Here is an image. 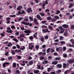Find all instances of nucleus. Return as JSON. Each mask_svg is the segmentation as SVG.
<instances>
[{"instance_id":"nucleus-1","label":"nucleus","mask_w":74,"mask_h":74,"mask_svg":"<svg viewBox=\"0 0 74 74\" xmlns=\"http://www.w3.org/2000/svg\"><path fill=\"white\" fill-rule=\"evenodd\" d=\"M29 48V49H32L34 48V45H33L32 43H29L28 45Z\"/></svg>"},{"instance_id":"nucleus-2","label":"nucleus","mask_w":74,"mask_h":74,"mask_svg":"<svg viewBox=\"0 0 74 74\" xmlns=\"http://www.w3.org/2000/svg\"><path fill=\"white\" fill-rule=\"evenodd\" d=\"M25 33H27L26 34V36L30 35V33H31V31L30 30H26L24 31Z\"/></svg>"},{"instance_id":"nucleus-3","label":"nucleus","mask_w":74,"mask_h":74,"mask_svg":"<svg viewBox=\"0 0 74 74\" xmlns=\"http://www.w3.org/2000/svg\"><path fill=\"white\" fill-rule=\"evenodd\" d=\"M59 29H60V33H61V34H62V33H63V32L64 31V29L63 28V27H58Z\"/></svg>"},{"instance_id":"nucleus-4","label":"nucleus","mask_w":74,"mask_h":74,"mask_svg":"<svg viewBox=\"0 0 74 74\" xmlns=\"http://www.w3.org/2000/svg\"><path fill=\"white\" fill-rule=\"evenodd\" d=\"M9 64H10V63L8 62H5L3 64V67H6L7 65H8Z\"/></svg>"},{"instance_id":"nucleus-5","label":"nucleus","mask_w":74,"mask_h":74,"mask_svg":"<svg viewBox=\"0 0 74 74\" xmlns=\"http://www.w3.org/2000/svg\"><path fill=\"white\" fill-rule=\"evenodd\" d=\"M36 18L37 19L40 20V21H42V19L41 18V16L39 14H38L37 15Z\"/></svg>"},{"instance_id":"nucleus-6","label":"nucleus","mask_w":74,"mask_h":74,"mask_svg":"<svg viewBox=\"0 0 74 74\" xmlns=\"http://www.w3.org/2000/svg\"><path fill=\"white\" fill-rule=\"evenodd\" d=\"M21 23L25 25H29V23L25 22L24 21L21 22Z\"/></svg>"},{"instance_id":"nucleus-7","label":"nucleus","mask_w":74,"mask_h":74,"mask_svg":"<svg viewBox=\"0 0 74 74\" xmlns=\"http://www.w3.org/2000/svg\"><path fill=\"white\" fill-rule=\"evenodd\" d=\"M42 32H44L45 33H47H47H49L50 31H48V29H43L42 30Z\"/></svg>"},{"instance_id":"nucleus-8","label":"nucleus","mask_w":74,"mask_h":74,"mask_svg":"<svg viewBox=\"0 0 74 74\" xmlns=\"http://www.w3.org/2000/svg\"><path fill=\"white\" fill-rule=\"evenodd\" d=\"M26 11L28 13H30V12H32V9L31 8H28L27 10Z\"/></svg>"},{"instance_id":"nucleus-9","label":"nucleus","mask_w":74,"mask_h":74,"mask_svg":"<svg viewBox=\"0 0 74 74\" xmlns=\"http://www.w3.org/2000/svg\"><path fill=\"white\" fill-rule=\"evenodd\" d=\"M34 22H35V23H36V24H37V25H38V21H37V18H34Z\"/></svg>"},{"instance_id":"nucleus-10","label":"nucleus","mask_w":74,"mask_h":74,"mask_svg":"<svg viewBox=\"0 0 74 74\" xmlns=\"http://www.w3.org/2000/svg\"><path fill=\"white\" fill-rule=\"evenodd\" d=\"M69 63H73L74 62V60L73 59H71L68 61Z\"/></svg>"},{"instance_id":"nucleus-11","label":"nucleus","mask_w":74,"mask_h":74,"mask_svg":"<svg viewBox=\"0 0 74 74\" xmlns=\"http://www.w3.org/2000/svg\"><path fill=\"white\" fill-rule=\"evenodd\" d=\"M62 27L64 28H66V29H67L68 27H69V25H67L66 24H64L62 25Z\"/></svg>"},{"instance_id":"nucleus-12","label":"nucleus","mask_w":74,"mask_h":74,"mask_svg":"<svg viewBox=\"0 0 74 74\" xmlns=\"http://www.w3.org/2000/svg\"><path fill=\"white\" fill-rule=\"evenodd\" d=\"M23 7L22 6H19L17 8V9L18 11H19V10H20L21 9H22V8H23Z\"/></svg>"},{"instance_id":"nucleus-13","label":"nucleus","mask_w":74,"mask_h":74,"mask_svg":"<svg viewBox=\"0 0 74 74\" xmlns=\"http://www.w3.org/2000/svg\"><path fill=\"white\" fill-rule=\"evenodd\" d=\"M58 62L57 61H53L52 62V64H53L56 65L58 63Z\"/></svg>"},{"instance_id":"nucleus-14","label":"nucleus","mask_w":74,"mask_h":74,"mask_svg":"<svg viewBox=\"0 0 74 74\" xmlns=\"http://www.w3.org/2000/svg\"><path fill=\"white\" fill-rule=\"evenodd\" d=\"M62 64H58L57 65V67L58 68H62Z\"/></svg>"},{"instance_id":"nucleus-15","label":"nucleus","mask_w":74,"mask_h":74,"mask_svg":"<svg viewBox=\"0 0 74 74\" xmlns=\"http://www.w3.org/2000/svg\"><path fill=\"white\" fill-rule=\"evenodd\" d=\"M33 61L32 60H31L29 61V64L30 65H32V64H33Z\"/></svg>"},{"instance_id":"nucleus-16","label":"nucleus","mask_w":74,"mask_h":74,"mask_svg":"<svg viewBox=\"0 0 74 74\" xmlns=\"http://www.w3.org/2000/svg\"><path fill=\"white\" fill-rule=\"evenodd\" d=\"M52 18L50 17H47V21H51Z\"/></svg>"},{"instance_id":"nucleus-17","label":"nucleus","mask_w":74,"mask_h":74,"mask_svg":"<svg viewBox=\"0 0 74 74\" xmlns=\"http://www.w3.org/2000/svg\"><path fill=\"white\" fill-rule=\"evenodd\" d=\"M39 14L41 15L42 16H45V14L43 13L40 12Z\"/></svg>"},{"instance_id":"nucleus-18","label":"nucleus","mask_w":74,"mask_h":74,"mask_svg":"<svg viewBox=\"0 0 74 74\" xmlns=\"http://www.w3.org/2000/svg\"><path fill=\"white\" fill-rule=\"evenodd\" d=\"M52 69H52V68H48L47 71H48V72H50V71L52 70Z\"/></svg>"},{"instance_id":"nucleus-19","label":"nucleus","mask_w":74,"mask_h":74,"mask_svg":"<svg viewBox=\"0 0 74 74\" xmlns=\"http://www.w3.org/2000/svg\"><path fill=\"white\" fill-rule=\"evenodd\" d=\"M23 19V18L22 17L19 18L18 20V22H20V21H21V20Z\"/></svg>"},{"instance_id":"nucleus-20","label":"nucleus","mask_w":74,"mask_h":74,"mask_svg":"<svg viewBox=\"0 0 74 74\" xmlns=\"http://www.w3.org/2000/svg\"><path fill=\"white\" fill-rule=\"evenodd\" d=\"M39 70H36L34 71V73H35V74H37V73H39Z\"/></svg>"},{"instance_id":"nucleus-21","label":"nucleus","mask_w":74,"mask_h":74,"mask_svg":"<svg viewBox=\"0 0 74 74\" xmlns=\"http://www.w3.org/2000/svg\"><path fill=\"white\" fill-rule=\"evenodd\" d=\"M60 59H61V58H60V57H56L55 58V59L56 60H60Z\"/></svg>"},{"instance_id":"nucleus-22","label":"nucleus","mask_w":74,"mask_h":74,"mask_svg":"<svg viewBox=\"0 0 74 74\" xmlns=\"http://www.w3.org/2000/svg\"><path fill=\"white\" fill-rule=\"evenodd\" d=\"M12 45V44L11 42L9 43L8 45V47H11Z\"/></svg>"},{"instance_id":"nucleus-23","label":"nucleus","mask_w":74,"mask_h":74,"mask_svg":"<svg viewBox=\"0 0 74 74\" xmlns=\"http://www.w3.org/2000/svg\"><path fill=\"white\" fill-rule=\"evenodd\" d=\"M10 17H11V18H14V17H16V15L14 14L12 15H10L9 16Z\"/></svg>"},{"instance_id":"nucleus-24","label":"nucleus","mask_w":74,"mask_h":74,"mask_svg":"<svg viewBox=\"0 0 74 74\" xmlns=\"http://www.w3.org/2000/svg\"><path fill=\"white\" fill-rule=\"evenodd\" d=\"M59 43H60L61 44H66V42L64 41H62L60 42Z\"/></svg>"},{"instance_id":"nucleus-25","label":"nucleus","mask_w":74,"mask_h":74,"mask_svg":"<svg viewBox=\"0 0 74 74\" xmlns=\"http://www.w3.org/2000/svg\"><path fill=\"white\" fill-rule=\"evenodd\" d=\"M29 19L30 21H33V17H32L31 16L29 17Z\"/></svg>"},{"instance_id":"nucleus-26","label":"nucleus","mask_w":74,"mask_h":74,"mask_svg":"<svg viewBox=\"0 0 74 74\" xmlns=\"http://www.w3.org/2000/svg\"><path fill=\"white\" fill-rule=\"evenodd\" d=\"M25 49V47L24 46H22L20 48L21 50H24Z\"/></svg>"},{"instance_id":"nucleus-27","label":"nucleus","mask_w":74,"mask_h":74,"mask_svg":"<svg viewBox=\"0 0 74 74\" xmlns=\"http://www.w3.org/2000/svg\"><path fill=\"white\" fill-rule=\"evenodd\" d=\"M54 17L55 19H59V17L58 16H54Z\"/></svg>"},{"instance_id":"nucleus-28","label":"nucleus","mask_w":74,"mask_h":74,"mask_svg":"<svg viewBox=\"0 0 74 74\" xmlns=\"http://www.w3.org/2000/svg\"><path fill=\"white\" fill-rule=\"evenodd\" d=\"M20 73H21V72L19 71V70H17L16 71V74H20Z\"/></svg>"},{"instance_id":"nucleus-29","label":"nucleus","mask_w":74,"mask_h":74,"mask_svg":"<svg viewBox=\"0 0 74 74\" xmlns=\"http://www.w3.org/2000/svg\"><path fill=\"white\" fill-rule=\"evenodd\" d=\"M64 38L62 36H60V40H63Z\"/></svg>"},{"instance_id":"nucleus-30","label":"nucleus","mask_w":74,"mask_h":74,"mask_svg":"<svg viewBox=\"0 0 74 74\" xmlns=\"http://www.w3.org/2000/svg\"><path fill=\"white\" fill-rule=\"evenodd\" d=\"M16 63H14L13 64L12 67H16Z\"/></svg>"},{"instance_id":"nucleus-31","label":"nucleus","mask_w":74,"mask_h":74,"mask_svg":"<svg viewBox=\"0 0 74 74\" xmlns=\"http://www.w3.org/2000/svg\"><path fill=\"white\" fill-rule=\"evenodd\" d=\"M70 41L71 42H72L73 44H74V40L73 39H71L70 40Z\"/></svg>"},{"instance_id":"nucleus-32","label":"nucleus","mask_w":74,"mask_h":74,"mask_svg":"<svg viewBox=\"0 0 74 74\" xmlns=\"http://www.w3.org/2000/svg\"><path fill=\"white\" fill-rule=\"evenodd\" d=\"M51 50V48H49L47 50V53H49V51Z\"/></svg>"},{"instance_id":"nucleus-33","label":"nucleus","mask_w":74,"mask_h":74,"mask_svg":"<svg viewBox=\"0 0 74 74\" xmlns=\"http://www.w3.org/2000/svg\"><path fill=\"white\" fill-rule=\"evenodd\" d=\"M7 32L8 33H12V31L11 30V29H10V30H7Z\"/></svg>"},{"instance_id":"nucleus-34","label":"nucleus","mask_w":74,"mask_h":74,"mask_svg":"<svg viewBox=\"0 0 74 74\" xmlns=\"http://www.w3.org/2000/svg\"><path fill=\"white\" fill-rule=\"evenodd\" d=\"M20 28H21V30H26V29H25L24 28V27H20Z\"/></svg>"},{"instance_id":"nucleus-35","label":"nucleus","mask_w":74,"mask_h":74,"mask_svg":"<svg viewBox=\"0 0 74 74\" xmlns=\"http://www.w3.org/2000/svg\"><path fill=\"white\" fill-rule=\"evenodd\" d=\"M24 36H25V34H22L20 35V37L21 38H22V37H24Z\"/></svg>"},{"instance_id":"nucleus-36","label":"nucleus","mask_w":74,"mask_h":74,"mask_svg":"<svg viewBox=\"0 0 74 74\" xmlns=\"http://www.w3.org/2000/svg\"><path fill=\"white\" fill-rule=\"evenodd\" d=\"M23 64H21V66H24L25 65V61H24V60L23 61Z\"/></svg>"},{"instance_id":"nucleus-37","label":"nucleus","mask_w":74,"mask_h":74,"mask_svg":"<svg viewBox=\"0 0 74 74\" xmlns=\"http://www.w3.org/2000/svg\"><path fill=\"white\" fill-rule=\"evenodd\" d=\"M29 38L30 39V40H32L33 39V36H31L29 37Z\"/></svg>"},{"instance_id":"nucleus-38","label":"nucleus","mask_w":74,"mask_h":74,"mask_svg":"<svg viewBox=\"0 0 74 74\" xmlns=\"http://www.w3.org/2000/svg\"><path fill=\"white\" fill-rule=\"evenodd\" d=\"M73 5V3H70V5L69 6V8H71V7H72Z\"/></svg>"},{"instance_id":"nucleus-39","label":"nucleus","mask_w":74,"mask_h":74,"mask_svg":"<svg viewBox=\"0 0 74 74\" xmlns=\"http://www.w3.org/2000/svg\"><path fill=\"white\" fill-rule=\"evenodd\" d=\"M63 35L65 36H67V32H65L64 33Z\"/></svg>"},{"instance_id":"nucleus-40","label":"nucleus","mask_w":74,"mask_h":74,"mask_svg":"<svg viewBox=\"0 0 74 74\" xmlns=\"http://www.w3.org/2000/svg\"><path fill=\"white\" fill-rule=\"evenodd\" d=\"M63 56L64 58H67V55L66 54H64L63 55Z\"/></svg>"},{"instance_id":"nucleus-41","label":"nucleus","mask_w":74,"mask_h":74,"mask_svg":"<svg viewBox=\"0 0 74 74\" xmlns=\"http://www.w3.org/2000/svg\"><path fill=\"white\" fill-rule=\"evenodd\" d=\"M61 73V70H59L57 71L56 72L57 74H59V73Z\"/></svg>"},{"instance_id":"nucleus-42","label":"nucleus","mask_w":74,"mask_h":74,"mask_svg":"<svg viewBox=\"0 0 74 74\" xmlns=\"http://www.w3.org/2000/svg\"><path fill=\"white\" fill-rule=\"evenodd\" d=\"M36 49H39V46L38 45H36Z\"/></svg>"},{"instance_id":"nucleus-43","label":"nucleus","mask_w":74,"mask_h":74,"mask_svg":"<svg viewBox=\"0 0 74 74\" xmlns=\"http://www.w3.org/2000/svg\"><path fill=\"white\" fill-rule=\"evenodd\" d=\"M45 38V40H47L48 38V36H44Z\"/></svg>"},{"instance_id":"nucleus-44","label":"nucleus","mask_w":74,"mask_h":74,"mask_svg":"<svg viewBox=\"0 0 74 74\" xmlns=\"http://www.w3.org/2000/svg\"><path fill=\"white\" fill-rule=\"evenodd\" d=\"M12 55H15V51L12 50L11 52Z\"/></svg>"},{"instance_id":"nucleus-45","label":"nucleus","mask_w":74,"mask_h":74,"mask_svg":"<svg viewBox=\"0 0 74 74\" xmlns=\"http://www.w3.org/2000/svg\"><path fill=\"white\" fill-rule=\"evenodd\" d=\"M41 41L42 42H43V41H44V37L41 38Z\"/></svg>"},{"instance_id":"nucleus-46","label":"nucleus","mask_w":74,"mask_h":74,"mask_svg":"<svg viewBox=\"0 0 74 74\" xmlns=\"http://www.w3.org/2000/svg\"><path fill=\"white\" fill-rule=\"evenodd\" d=\"M55 52V50L51 48V53H52V52Z\"/></svg>"},{"instance_id":"nucleus-47","label":"nucleus","mask_w":74,"mask_h":74,"mask_svg":"<svg viewBox=\"0 0 74 74\" xmlns=\"http://www.w3.org/2000/svg\"><path fill=\"white\" fill-rule=\"evenodd\" d=\"M44 58H45L44 57H43L42 56H41L40 57V60H42V59H44Z\"/></svg>"},{"instance_id":"nucleus-48","label":"nucleus","mask_w":74,"mask_h":74,"mask_svg":"<svg viewBox=\"0 0 74 74\" xmlns=\"http://www.w3.org/2000/svg\"><path fill=\"white\" fill-rule=\"evenodd\" d=\"M5 55L6 56H9V55H10V54H9V52H8L5 53Z\"/></svg>"},{"instance_id":"nucleus-49","label":"nucleus","mask_w":74,"mask_h":74,"mask_svg":"<svg viewBox=\"0 0 74 74\" xmlns=\"http://www.w3.org/2000/svg\"><path fill=\"white\" fill-rule=\"evenodd\" d=\"M63 67H64V68H66V64L65 63H63Z\"/></svg>"},{"instance_id":"nucleus-50","label":"nucleus","mask_w":74,"mask_h":74,"mask_svg":"<svg viewBox=\"0 0 74 74\" xmlns=\"http://www.w3.org/2000/svg\"><path fill=\"white\" fill-rule=\"evenodd\" d=\"M69 47H74V45H72L70 44H69Z\"/></svg>"},{"instance_id":"nucleus-51","label":"nucleus","mask_w":74,"mask_h":74,"mask_svg":"<svg viewBox=\"0 0 74 74\" xmlns=\"http://www.w3.org/2000/svg\"><path fill=\"white\" fill-rule=\"evenodd\" d=\"M13 40L14 41H16V42H18V40L15 38H13Z\"/></svg>"},{"instance_id":"nucleus-52","label":"nucleus","mask_w":74,"mask_h":74,"mask_svg":"<svg viewBox=\"0 0 74 74\" xmlns=\"http://www.w3.org/2000/svg\"><path fill=\"white\" fill-rule=\"evenodd\" d=\"M38 69H41V65H39L37 66Z\"/></svg>"},{"instance_id":"nucleus-53","label":"nucleus","mask_w":74,"mask_h":74,"mask_svg":"<svg viewBox=\"0 0 74 74\" xmlns=\"http://www.w3.org/2000/svg\"><path fill=\"white\" fill-rule=\"evenodd\" d=\"M48 28H49V29H52L53 28L52 27L51 25L49 26Z\"/></svg>"},{"instance_id":"nucleus-54","label":"nucleus","mask_w":74,"mask_h":74,"mask_svg":"<svg viewBox=\"0 0 74 74\" xmlns=\"http://www.w3.org/2000/svg\"><path fill=\"white\" fill-rule=\"evenodd\" d=\"M60 12V10H58L57 11V13H56V14L57 15H58L59 14V13Z\"/></svg>"},{"instance_id":"nucleus-55","label":"nucleus","mask_w":74,"mask_h":74,"mask_svg":"<svg viewBox=\"0 0 74 74\" xmlns=\"http://www.w3.org/2000/svg\"><path fill=\"white\" fill-rule=\"evenodd\" d=\"M63 50L64 51H66V47H63Z\"/></svg>"},{"instance_id":"nucleus-56","label":"nucleus","mask_w":74,"mask_h":74,"mask_svg":"<svg viewBox=\"0 0 74 74\" xmlns=\"http://www.w3.org/2000/svg\"><path fill=\"white\" fill-rule=\"evenodd\" d=\"M8 58L9 60H10V59H12V57L11 56L9 57Z\"/></svg>"},{"instance_id":"nucleus-57","label":"nucleus","mask_w":74,"mask_h":74,"mask_svg":"<svg viewBox=\"0 0 74 74\" xmlns=\"http://www.w3.org/2000/svg\"><path fill=\"white\" fill-rule=\"evenodd\" d=\"M23 21H29V19L27 18H25L23 20Z\"/></svg>"},{"instance_id":"nucleus-58","label":"nucleus","mask_w":74,"mask_h":74,"mask_svg":"<svg viewBox=\"0 0 74 74\" xmlns=\"http://www.w3.org/2000/svg\"><path fill=\"white\" fill-rule=\"evenodd\" d=\"M11 19V18L10 17H8L6 19V21H8V20H10Z\"/></svg>"},{"instance_id":"nucleus-59","label":"nucleus","mask_w":74,"mask_h":74,"mask_svg":"<svg viewBox=\"0 0 74 74\" xmlns=\"http://www.w3.org/2000/svg\"><path fill=\"white\" fill-rule=\"evenodd\" d=\"M74 9H71L69 11V12H73L74 11Z\"/></svg>"},{"instance_id":"nucleus-60","label":"nucleus","mask_w":74,"mask_h":74,"mask_svg":"<svg viewBox=\"0 0 74 74\" xmlns=\"http://www.w3.org/2000/svg\"><path fill=\"white\" fill-rule=\"evenodd\" d=\"M59 48H62L61 47H59V48H57L56 49V50L57 51H59Z\"/></svg>"},{"instance_id":"nucleus-61","label":"nucleus","mask_w":74,"mask_h":74,"mask_svg":"<svg viewBox=\"0 0 74 74\" xmlns=\"http://www.w3.org/2000/svg\"><path fill=\"white\" fill-rule=\"evenodd\" d=\"M50 74H56V73H55V72H50Z\"/></svg>"},{"instance_id":"nucleus-62","label":"nucleus","mask_w":74,"mask_h":74,"mask_svg":"<svg viewBox=\"0 0 74 74\" xmlns=\"http://www.w3.org/2000/svg\"><path fill=\"white\" fill-rule=\"evenodd\" d=\"M16 36H18L19 34V32H17L16 33Z\"/></svg>"},{"instance_id":"nucleus-63","label":"nucleus","mask_w":74,"mask_h":74,"mask_svg":"<svg viewBox=\"0 0 74 74\" xmlns=\"http://www.w3.org/2000/svg\"><path fill=\"white\" fill-rule=\"evenodd\" d=\"M53 55L55 56H57V55H58V53H53Z\"/></svg>"},{"instance_id":"nucleus-64","label":"nucleus","mask_w":74,"mask_h":74,"mask_svg":"<svg viewBox=\"0 0 74 74\" xmlns=\"http://www.w3.org/2000/svg\"><path fill=\"white\" fill-rule=\"evenodd\" d=\"M71 29H74V25H72L71 27Z\"/></svg>"}]
</instances>
